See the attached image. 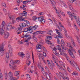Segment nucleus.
Returning <instances> with one entry per match:
<instances>
[{
  "label": "nucleus",
  "mask_w": 80,
  "mask_h": 80,
  "mask_svg": "<svg viewBox=\"0 0 80 80\" xmlns=\"http://www.w3.org/2000/svg\"><path fill=\"white\" fill-rule=\"evenodd\" d=\"M38 19L39 22H41L42 23H45V20L42 18L41 17H39Z\"/></svg>",
  "instance_id": "nucleus-13"
},
{
  "label": "nucleus",
  "mask_w": 80,
  "mask_h": 80,
  "mask_svg": "<svg viewBox=\"0 0 80 80\" xmlns=\"http://www.w3.org/2000/svg\"><path fill=\"white\" fill-rule=\"evenodd\" d=\"M27 12L26 11H23L22 12V13H20V15H22V16H21L20 17H18L17 18H16V20H22L23 21V20H24L25 19H26L25 18H23V17H27V15H25V14H27Z\"/></svg>",
  "instance_id": "nucleus-3"
},
{
  "label": "nucleus",
  "mask_w": 80,
  "mask_h": 80,
  "mask_svg": "<svg viewBox=\"0 0 80 80\" xmlns=\"http://www.w3.org/2000/svg\"><path fill=\"white\" fill-rule=\"evenodd\" d=\"M70 2L71 3H73V2H75V3L77 2V1L76 0H69Z\"/></svg>",
  "instance_id": "nucleus-49"
},
{
  "label": "nucleus",
  "mask_w": 80,
  "mask_h": 80,
  "mask_svg": "<svg viewBox=\"0 0 80 80\" xmlns=\"http://www.w3.org/2000/svg\"><path fill=\"white\" fill-rule=\"evenodd\" d=\"M18 54L19 55H20L22 57H23L25 55V54L23 53L22 52H19Z\"/></svg>",
  "instance_id": "nucleus-41"
},
{
  "label": "nucleus",
  "mask_w": 80,
  "mask_h": 80,
  "mask_svg": "<svg viewBox=\"0 0 80 80\" xmlns=\"http://www.w3.org/2000/svg\"><path fill=\"white\" fill-rule=\"evenodd\" d=\"M59 25H60L61 27L62 28V29L64 30L65 32L64 34L65 35H67V30H66V29H65L64 27L63 26H62V23H61V22H59Z\"/></svg>",
  "instance_id": "nucleus-10"
},
{
  "label": "nucleus",
  "mask_w": 80,
  "mask_h": 80,
  "mask_svg": "<svg viewBox=\"0 0 80 80\" xmlns=\"http://www.w3.org/2000/svg\"><path fill=\"white\" fill-rule=\"evenodd\" d=\"M61 45L62 50H67V48L65 47L64 46V45H65V41H64V40L62 39L61 40Z\"/></svg>",
  "instance_id": "nucleus-7"
},
{
  "label": "nucleus",
  "mask_w": 80,
  "mask_h": 80,
  "mask_svg": "<svg viewBox=\"0 0 80 80\" xmlns=\"http://www.w3.org/2000/svg\"><path fill=\"white\" fill-rule=\"evenodd\" d=\"M26 79L27 80H30L31 79L30 78V76L29 74H27L26 76Z\"/></svg>",
  "instance_id": "nucleus-34"
},
{
  "label": "nucleus",
  "mask_w": 80,
  "mask_h": 80,
  "mask_svg": "<svg viewBox=\"0 0 80 80\" xmlns=\"http://www.w3.org/2000/svg\"><path fill=\"white\" fill-rule=\"evenodd\" d=\"M74 27H75V28L77 30H78V28H77V25H76L74 24Z\"/></svg>",
  "instance_id": "nucleus-51"
},
{
  "label": "nucleus",
  "mask_w": 80,
  "mask_h": 80,
  "mask_svg": "<svg viewBox=\"0 0 80 80\" xmlns=\"http://www.w3.org/2000/svg\"><path fill=\"white\" fill-rule=\"evenodd\" d=\"M43 75L44 76H46V78L48 79H50V76L47 72H44V73H43Z\"/></svg>",
  "instance_id": "nucleus-17"
},
{
  "label": "nucleus",
  "mask_w": 80,
  "mask_h": 80,
  "mask_svg": "<svg viewBox=\"0 0 80 80\" xmlns=\"http://www.w3.org/2000/svg\"><path fill=\"white\" fill-rule=\"evenodd\" d=\"M72 75H78V73H75V72H73L72 73Z\"/></svg>",
  "instance_id": "nucleus-64"
},
{
  "label": "nucleus",
  "mask_w": 80,
  "mask_h": 80,
  "mask_svg": "<svg viewBox=\"0 0 80 80\" xmlns=\"http://www.w3.org/2000/svg\"><path fill=\"white\" fill-rule=\"evenodd\" d=\"M0 34L1 35H2L3 34V33H5V31H4V30L3 29V28H0Z\"/></svg>",
  "instance_id": "nucleus-33"
},
{
  "label": "nucleus",
  "mask_w": 80,
  "mask_h": 80,
  "mask_svg": "<svg viewBox=\"0 0 80 80\" xmlns=\"http://www.w3.org/2000/svg\"><path fill=\"white\" fill-rule=\"evenodd\" d=\"M5 55L6 57V63H8V58H9V53L8 52H6L5 54Z\"/></svg>",
  "instance_id": "nucleus-16"
},
{
  "label": "nucleus",
  "mask_w": 80,
  "mask_h": 80,
  "mask_svg": "<svg viewBox=\"0 0 80 80\" xmlns=\"http://www.w3.org/2000/svg\"><path fill=\"white\" fill-rule=\"evenodd\" d=\"M57 38H62V36H56Z\"/></svg>",
  "instance_id": "nucleus-58"
},
{
  "label": "nucleus",
  "mask_w": 80,
  "mask_h": 80,
  "mask_svg": "<svg viewBox=\"0 0 80 80\" xmlns=\"http://www.w3.org/2000/svg\"><path fill=\"white\" fill-rule=\"evenodd\" d=\"M53 52L55 55H58V53H57V49L55 47L54 48L53 50Z\"/></svg>",
  "instance_id": "nucleus-26"
},
{
  "label": "nucleus",
  "mask_w": 80,
  "mask_h": 80,
  "mask_svg": "<svg viewBox=\"0 0 80 80\" xmlns=\"http://www.w3.org/2000/svg\"><path fill=\"white\" fill-rule=\"evenodd\" d=\"M74 67H75L76 68L78 71H79V72H80V68H79V67H78V66L77 65V63L75 62H74Z\"/></svg>",
  "instance_id": "nucleus-18"
},
{
  "label": "nucleus",
  "mask_w": 80,
  "mask_h": 80,
  "mask_svg": "<svg viewBox=\"0 0 80 80\" xmlns=\"http://www.w3.org/2000/svg\"><path fill=\"white\" fill-rule=\"evenodd\" d=\"M32 20L33 21H36L37 19V18L36 16H33L32 18Z\"/></svg>",
  "instance_id": "nucleus-45"
},
{
  "label": "nucleus",
  "mask_w": 80,
  "mask_h": 80,
  "mask_svg": "<svg viewBox=\"0 0 80 80\" xmlns=\"http://www.w3.org/2000/svg\"><path fill=\"white\" fill-rule=\"evenodd\" d=\"M68 6L69 7V8L71 10H73V7H72V6H71V4L70 3H68Z\"/></svg>",
  "instance_id": "nucleus-39"
},
{
  "label": "nucleus",
  "mask_w": 80,
  "mask_h": 80,
  "mask_svg": "<svg viewBox=\"0 0 80 80\" xmlns=\"http://www.w3.org/2000/svg\"><path fill=\"white\" fill-rule=\"evenodd\" d=\"M72 44L74 46V47H75V42H72Z\"/></svg>",
  "instance_id": "nucleus-62"
},
{
  "label": "nucleus",
  "mask_w": 80,
  "mask_h": 80,
  "mask_svg": "<svg viewBox=\"0 0 80 80\" xmlns=\"http://www.w3.org/2000/svg\"><path fill=\"white\" fill-rule=\"evenodd\" d=\"M54 62L56 64L57 66H59L58 65V63L57 62V61H54Z\"/></svg>",
  "instance_id": "nucleus-61"
},
{
  "label": "nucleus",
  "mask_w": 80,
  "mask_h": 80,
  "mask_svg": "<svg viewBox=\"0 0 80 80\" xmlns=\"http://www.w3.org/2000/svg\"><path fill=\"white\" fill-rule=\"evenodd\" d=\"M67 13L68 15H72V14H74V13H71L70 12V11L68 12Z\"/></svg>",
  "instance_id": "nucleus-55"
},
{
  "label": "nucleus",
  "mask_w": 80,
  "mask_h": 80,
  "mask_svg": "<svg viewBox=\"0 0 80 80\" xmlns=\"http://www.w3.org/2000/svg\"><path fill=\"white\" fill-rule=\"evenodd\" d=\"M0 78L1 80H3V75L2 73V71H1V70L0 69Z\"/></svg>",
  "instance_id": "nucleus-31"
},
{
  "label": "nucleus",
  "mask_w": 80,
  "mask_h": 80,
  "mask_svg": "<svg viewBox=\"0 0 80 80\" xmlns=\"http://www.w3.org/2000/svg\"><path fill=\"white\" fill-rule=\"evenodd\" d=\"M33 66H32L31 67V70L30 71V72H31V73H33V70H34V69H33V68H32Z\"/></svg>",
  "instance_id": "nucleus-47"
},
{
  "label": "nucleus",
  "mask_w": 80,
  "mask_h": 80,
  "mask_svg": "<svg viewBox=\"0 0 80 80\" xmlns=\"http://www.w3.org/2000/svg\"><path fill=\"white\" fill-rule=\"evenodd\" d=\"M27 40L25 41V42H28V40H30V38H31V36H30V35H28V37H27Z\"/></svg>",
  "instance_id": "nucleus-27"
},
{
  "label": "nucleus",
  "mask_w": 80,
  "mask_h": 80,
  "mask_svg": "<svg viewBox=\"0 0 80 80\" xmlns=\"http://www.w3.org/2000/svg\"><path fill=\"white\" fill-rule=\"evenodd\" d=\"M30 28V27L25 28L24 29L23 32H28L29 33H32L31 28Z\"/></svg>",
  "instance_id": "nucleus-9"
},
{
  "label": "nucleus",
  "mask_w": 80,
  "mask_h": 80,
  "mask_svg": "<svg viewBox=\"0 0 80 80\" xmlns=\"http://www.w3.org/2000/svg\"><path fill=\"white\" fill-rule=\"evenodd\" d=\"M57 42L58 43V44H60V41L59 39H58V38H57Z\"/></svg>",
  "instance_id": "nucleus-63"
},
{
  "label": "nucleus",
  "mask_w": 80,
  "mask_h": 80,
  "mask_svg": "<svg viewBox=\"0 0 80 80\" xmlns=\"http://www.w3.org/2000/svg\"><path fill=\"white\" fill-rule=\"evenodd\" d=\"M20 27H25L26 26H27V25L26 24V23H21L19 25Z\"/></svg>",
  "instance_id": "nucleus-22"
},
{
  "label": "nucleus",
  "mask_w": 80,
  "mask_h": 80,
  "mask_svg": "<svg viewBox=\"0 0 80 80\" xmlns=\"http://www.w3.org/2000/svg\"><path fill=\"white\" fill-rule=\"evenodd\" d=\"M28 2H31V1H23L22 2L23 3V4H27V3H28Z\"/></svg>",
  "instance_id": "nucleus-48"
},
{
  "label": "nucleus",
  "mask_w": 80,
  "mask_h": 80,
  "mask_svg": "<svg viewBox=\"0 0 80 80\" xmlns=\"http://www.w3.org/2000/svg\"><path fill=\"white\" fill-rule=\"evenodd\" d=\"M26 56L27 58H28L26 62V63L27 65L29 66L30 64V60L29 59V58H30V54H26Z\"/></svg>",
  "instance_id": "nucleus-6"
},
{
  "label": "nucleus",
  "mask_w": 80,
  "mask_h": 80,
  "mask_svg": "<svg viewBox=\"0 0 80 80\" xmlns=\"http://www.w3.org/2000/svg\"><path fill=\"white\" fill-rule=\"evenodd\" d=\"M35 73H36V75H37V73H38V71L37 70V69H36L35 70Z\"/></svg>",
  "instance_id": "nucleus-60"
},
{
  "label": "nucleus",
  "mask_w": 80,
  "mask_h": 80,
  "mask_svg": "<svg viewBox=\"0 0 80 80\" xmlns=\"http://www.w3.org/2000/svg\"><path fill=\"white\" fill-rule=\"evenodd\" d=\"M45 69H46V72L45 73H49V74H51V73H50V69H48V68L47 67V66L45 67Z\"/></svg>",
  "instance_id": "nucleus-19"
},
{
  "label": "nucleus",
  "mask_w": 80,
  "mask_h": 80,
  "mask_svg": "<svg viewBox=\"0 0 80 80\" xmlns=\"http://www.w3.org/2000/svg\"><path fill=\"white\" fill-rule=\"evenodd\" d=\"M50 2L52 5V7H53L55 9L56 11V12L57 13V16L58 18H62V16L60 15V13H61L62 15L65 17V15L63 13V12H62V11L60 10L57 12V8H56V3L54 1V0H50Z\"/></svg>",
  "instance_id": "nucleus-1"
},
{
  "label": "nucleus",
  "mask_w": 80,
  "mask_h": 80,
  "mask_svg": "<svg viewBox=\"0 0 80 80\" xmlns=\"http://www.w3.org/2000/svg\"><path fill=\"white\" fill-rule=\"evenodd\" d=\"M0 56L1 57L3 56V52H0Z\"/></svg>",
  "instance_id": "nucleus-50"
},
{
  "label": "nucleus",
  "mask_w": 80,
  "mask_h": 80,
  "mask_svg": "<svg viewBox=\"0 0 80 80\" xmlns=\"http://www.w3.org/2000/svg\"><path fill=\"white\" fill-rule=\"evenodd\" d=\"M2 5L4 7H6V4L4 2H3L2 3Z\"/></svg>",
  "instance_id": "nucleus-56"
},
{
  "label": "nucleus",
  "mask_w": 80,
  "mask_h": 80,
  "mask_svg": "<svg viewBox=\"0 0 80 80\" xmlns=\"http://www.w3.org/2000/svg\"><path fill=\"white\" fill-rule=\"evenodd\" d=\"M8 47L9 48V52L10 54V56H12V48L10 45H9Z\"/></svg>",
  "instance_id": "nucleus-15"
},
{
  "label": "nucleus",
  "mask_w": 80,
  "mask_h": 80,
  "mask_svg": "<svg viewBox=\"0 0 80 80\" xmlns=\"http://www.w3.org/2000/svg\"><path fill=\"white\" fill-rule=\"evenodd\" d=\"M46 43H47V44H51V45H52V43H51V42L48 40H46Z\"/></svg>",
  "instance_id": "nucleus-40"
},
{
  "label": "nucleus",
  "mask_w": 80,
  "mask_h": 80,
  "mask_svg": "<svg viewBox=\"0 0 80 80\" xmlns=\"http://www.w3.org/2000/svg\"><path fill=\"white\" fill-rule=\"evenodd\" d=\"M74 15H75L74 14H71L69 15V17L71 18V20H73V18L74 19H76V20L78 19V18H77V17H76V16H75Z\"/></svg>",
  "instance_id": "nucleus-14"
},
{
  "label": "nucleus",
  "mask_w": 80,
  "mask_h": 80,
  "mask_svg": "<svg viewBox=\"0 0 80 80\" xmlns=\"http://www.w3.org/2000/svg\"><path fill=\"white\" fill-rule=\"evenodd\" d=\"M60 3H62V5H65V3H64V2H63V1H60Z\"/></svg>",
  "instance_id": "nucleus-57"
},
{
  "label": "nucleus",
  "mask_w": 80,
  "mask_h": 80,
  "mask_svg": "<svg viewBox=\"0 0 80 80\" xmlns=\"http://www.w3.org/2000/svg\"><path fill=\"white\" fill-rule=\"evenodd\" d=\"M10 68H12V70H15V69H17V66L16 65L11 66H10Z\"/></svg>",
  "instance_id": "nucleus-20"
},
{
  "label": "nucleus",
  "mask_w": 80,
  "mask_h": 80,
  "mask_svg": "<svg viewBox=\"0 0 80 80\" xmlns=\"http://www.w3.org/2000/svg\"><path fill=\"white\" fill-rule=\"evenodd\" d=\"M4 46H3V45H2H2H1L0 46V52H3L4 50H3V47Z\"/></svg>",
  "instance_id": "nucleus-36"
},
{
  "label": "nucleus",
  "mask_w": 80,
  "mask_h": 80,
  "mask_svg": "<svg viewBox=\"0 0 80 80\" xmlns=\"http://www.w3.org/2000/svg\"><path fill=\"white\" fill-rule=\"evenodd\" d=\"M3 10L4 12H5L6 13L5 15H7V10H6V9H4Z\"/></svg>",
  "instance_id": "nucleus-59"
},
{
  "label": "nucleus",
  "mask_w": 80,
  "mask_h": 80,
  "mask_svg": "<svg viewBox=\"0 0 80 80\" xmlns=\"http://www.w3.org/2000/svg\"><path fill=\"white\" fill-rule=\"evenodd\" d=\"M19 73H20V71H15L14 72L15 76H18V74H19Z\"/></svg>",
  "instance_id": "nucleus-35"
},
{
  "label": "nucleus",
  "mask_w": 80,
  "mask_h": 80,
  "mask_svg": "<svg viewBox=\"0 0 80 80\" xmlns=\"http://www.w3.org/2000/svg\"><path fill=\"white\" fill-rule=\"evenodd\" d=\"M5 25V22L3 21L2 22V24L0 26V28H3Z\"/></svg>",
  "instance_id": "nucleus-21"
},
{
  "label": "nucleus",
  "mask_w": 80,
  "mask_h": 80,
  "mask_svg": "<svg viewBox=\"0 0 80 80\" xmlns=\"http://www.w3.org/2000/svg\"><path fill=\"white\" fill-rule=\"evenodd\" d=\"M75 37H76V38L78 40V43L79 44V45H80V40H79V38H78V36H77L76 35H75Z\"/></svg>",
  "instance_id": "nucleus-42"
},
{
  "label": "nucleus",
  "mask_w": 80,
  "mask_h": 80,
  "mask_svg": "<svg viewBox=\"0 0 80 80\" xmlns=\"http://www.w3.org/2000/svg\"><path fill=\"white\" fill-rule=\"evenodd\" d=\"M9 17L11 20H12V19L13 20H12V23H14L16 22V21H15L13 20V19H14V15L9 14Z\"/></svg>",
  "instance_id": "nucleus-12"
},
{
  "label": "nucleus",
  "mask_w": 80,
  "mask_h": 80,
  "mask_svg": "<svg viewBox=\"0 0 80 80\" xmlns=\"http://www.w3.org/2000/svg\"><path fill=\"white\" fill-rule=\"evenodd\" d=\"M8 76H9V77H10V78H12V77H13V73L12 72H9L8 74Z\"/></svg>",
  "instance_id": "nucleus-25"
},
{
  "label": "nucleus",
  "mask_w": 80,
  "mask_h": 80,
  "mask_svg": "<svg viewBox=\"0 0 80 80\" xmlns=\"http://www.w3.org/2000/svg\"><path fill=\"white\" fill-rule=\"evenodd\" d=\"M39 55H38L39 59L42 60H43L44 59L43 57V56H41L42 54L41 53H39Z\"/></svg>",
  "instance_id": "nucleus-30"
},
{
  "label": "nucleus",
  "mask_w": 80,
  "mask_h": 80,
  "mask_svg": "<svg viewBox=\"0 0 80 80\" xmlns=\"http://www.w3.org/2000/svg\"><path fill=\"white\" fill-rule=\"evenodd\" d=\"M45 33V31H36L34 32L32 35V37H35L36 35H37L38 34H42L43 33Z\"/></svg>",
  "instance_id": "nucleus-4"
},
{
  "label": "nucleus",
  "mask_w": 80,
  "mask_h": 80,
  "mask_svg": "<svg viewBox=\"0 0 80 80\" xmlns=\"http://www.w3.org/2000/svg\"><path fill=\"white\" fill-rule=\"evenodd\" d=\"M32 38H33L35 42H37V38L35 37H32Z\"/></svg>",
  "instance_id": "nucleus-43"
},
{
  "label": "nucleus",
  "mask_w": 80,
  "mask_h": 80,
  "mask_svg": "<svg viewBox=\"0 0 80 80\" xmlns=\"http://www.w3.org/2000/svg\"><path fill=\"white\" fill-rule=\"evenodd\" d=\"M10 78L11 80H17V79H18L19 78V77L18 76V78H17L12 77Z\"/></svg>",
  "instance_id": "nucleus-37"
},
{
  "label": "nucleus",
  "mask_w": 80,
  "mask_h": 80,
  "mask_svg": "<svg viewBox=\"0 0 80 80\" xmlns=\"http://www.w3.org/2000/svg\"><path fill=\"white\" fill-rule=\"evenodd\" d=\"M64 55L65 56V57H66L67 60L69 62H71V61L70 60V58H69V57L67 55V54L66 53H64Z\"/></svg>",
  "instance_id": "nucleus-23"
},
{
  "label": "nucleus",
  "mask_w": 80,
  "mask_h": 80,
  "mask_svg": "<svg viewBox=\"0 0 80 80\" xmlns=\"http://www.w3.org/2000/svg\"><path fill=\"white\" fill-rule=\"evenodd\" d=\"M42 43L39 42L38 44L36 46V49H38V52H42Z\"/></svg>",
  "instance_id": "nucleus-5"
},
{
  "label": "nucleus",
  "mask_w": 80,
  "mask_h": 80,
  "mask_svg": "<svg viewBox=\"0 0 80 80\" xmlns=\"http://www.w3.org/2000/svg\"><path fill=\"white\" fill-rule=\"evenodd\" d=\"M15 64H19L20 63V61L18 60H15Z\"/></svg>",
  "instance_id": "nucleus-46"
},
{
  "label": "nucleus",
  "mask_w": 80,
  "mask_h": 80,
  "mask_svg": "<svg viewBox=\"0 0 80 80\" xmlns=\"http://www.w3.org/2000/svg\"><path fill=\"white\" fill-rule=\"evenodd\" d=\"M45 13L43 12H40L39 14L38 15H44Z\"/></svg>",
  "instance_id": "nucleus-53"
},
{
  "label": "nucleus",
  "mask_w": 80,
  "mask_h": 80,
  "mask_svg": "<svg viewBox=\"0 0 80 80\" xmlns=\"http://www.w3.org/2000/svg\"><path fill=\"white\" fill-rule=\"evenodd\" d=\"M6 28L8 31H11L12 29H13V27L12 26V23L9 22L8 24V26H7Z\"/></svg>",
  "instance_id": "nucleus-8"
},
{
  "label": "nucleus",
  "mask_w": 80,
  "mask_h": 80,
  "mask_svg": "<svg viewBox=\"0 0 80 80\" xmlns=\"http://www.w3.org/2000/svg\"><path fill=\"white\" fill-rule=\"evenodd\" d=\"M67 45L68 47H69L70 48L68 49V52L72 57V58H74V57L73 55V52L75 51L74 49L70 45V42L67 43Z\"/></svg>",
  "instance_id": "nucleus-2"
},
{
  "label": "nucleus",
  "mask_w": 80,
  "mask_h": 80,
  "mask_svg": "<svg viewBox=\"0 0 80 80\" xmlns=\"http://www.w3.org/2000/svg\"><path fill=\"white\" fill-rule=\"evenodd\" d=\"M18 30L17 31V32H22V27H19L17 28Z\"/></svg>",
  "instance_id": "nucleus-38"
},
{
  "label": "nucleus",
  "mask_w": 80,
  "mask_h": 80,
  "mask_svg": "<svg viewBox=\"0 0 80 80\" xmlns=\"http://www.w3.org/2000/svg\"><path fill=\"white\" fill-rule=\"evenodd\" d=\"M11 64H12V65H14L15 64V60H11L10 61V63L9 64L10 66H12Z\"/></svg>",
  "instance_id": "nucleus-29"
},
{
  "label": "nucleus",
  "mask_w": 80,
  "mask_h": 80,
  "mask_svg": "<svg viewBox=\"0 0 80 80\" xmlns=\"http://www.w3.org/2000/svg\"><path fill=\"white\" fill-rule=\"evenodd\" d=\"M25 22H26V26H28H28H30V22H29L27 20H24Z\"/></svg>",
  "instance_id": "nucleus-32"
},
{
  "label": "nucleus",
  "mask_w": 80,
  "mask_h": 80,
  "mask_svg": "<svg viewBox=\"0 0 80 80\" xmlns=\"http://www.w3.org/2000/svg\"><path fill=\"white\" fill-rule=\"evenodd\" d=\"M28 35H25L24 36H23L22 37V38H27V37H28Z\"/></svg>",
  "instance_id": "nucleus-54"
},
{
  "label": "nucleus",
  "mask_w": 80,
  "mask_h": 80,
  "mask_svg": "<svg viewBox=\"0 0 80 80\" xmlns=\"http://www.w3.org/2000/svg\"><path fill=\"white\" fill-rule=\"evenodd\" d=\"M8 36H9V33L6 32L4 35V38H7L8 37Z\"/></svg>",
  "instance_id": "nucleus-24"
},
{
  "label": "nucleus",
  "mask_w": 80,
  "mask_h": 80,
  "mask_svg": "<svg viewBox=\"0 0 80 80\" xmlns=\"http://www.w3.org/2000/svg\"><path fill=\"white\" fill-rule=\"evenodd\" d=\"M38 27V25H35L34 26H31L30 27V28L32 32H33V30H36Z\"/></svg>",
  "instance_id": "nucleus-11"
},
{
  "label": "nucleus",
  "mask_w": 80,
  "mask_h": 80,
  "mask_svg": "<svg viewBox=\"0 0 80 80\" xmlns=\"http://www.w3.org/2000/svg\"><path fill=\"white\" fill-rule=\"evenodd\" d=\"M47 38L48 40H51L52 38V36H47Z\"/></svg>",
  "instance_id": "nucleus-44"
},
{
  "label": "nucleus",
  "mask_w": 80,
  "mask_h": 80,
  "mask_svg": "<svg viewBox=\"0 0 80 80\" xmlns=\"http://www.w3.org/2000/svg\"><path fill=\"white\" fill-rule=\"evenodd\" d=\"M7 71H5L4 72V75L5 76V77H7V75L8 73H7Z\"/></svg>",
  "instance_id": "nucleus-52"
},
{
  "label": "nucleus",
  "mask_w": 80,
  "mask_h": 80,
  "mask_svg": "<svg viewBox=\"0 0 80 80\" xmlns=\"http://www.w3.org/2000/svg\"><path fill=\"white\" fill-rule=\"evenodd\" d=\"M48 67L50 68L51 70H53V67H52V64L50 63V62H49L48 64Z\"/></svg>",
  "instance_id": "nucleus-28"
}]
</instances>
